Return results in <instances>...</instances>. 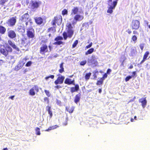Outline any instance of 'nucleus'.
<instances>
[{"label": "nucleus", "instance_id": "obj_25", "mask_svg": "<svg viewBox=\"0 0 150 150\" xmlns=\"http://www.w3.org/2000/svg\"><path fill=\"white\" fill-rule=\"evenodd\" d=\"M47 32H50L52 34L56 32L55 27H51L48 28Z\"/></svg>", "mask_w": 150, "mask_h": 150}, {"label": "nucleus", "instance_id": "obj_64", "mask_svg": "<svg viewBox=\"0 0 150 150\" xmlns=\"http://www.w3.org/2000/svg\"><path fill=\"white\" fill-rule=\"evenodd\" d=\"M133 66L132 65H131L129 67V69H132L133 68Z\"/></svg>", "mask_w": 150, "mask_h": 150}, {"label": "nucleus", "instance_id": "obj_63", "mask_svg": "<svg viewBox=\"0 0 150 150\" xmlns=\"http://www.w3.org/2000/svg\"><path fill=\"white\" fill-rule=\"evenodd\" d=\"M15 97V96H12L9 97V98L12 100H13V99L14 97Z\"/></svg>", "mask_w": 150, "mask_h": 150}, {"label": "nucleus", "instance_id": "obj_11", "mask_svg": "<svg viewBox=\"0 0 150 150\" xmlns=\"http://www.w3.org/2000/svg\"><path fill=\"white\" fill-rule=\"evenodd\" d=\"M34 19L37 25H39L44 24L43 19L42 18L40 17H37L34 18Z\"/></svg>", "mask_w": 150, "mask_h": 150}, {"label": "nucleus", "instance_id": "obj_46", "mask_svg": "<svg viewBox=\"0 0 150 150\" xmlns=\"http://www.w3.org/2000/svg\"><path fill=\"white\" fill-rule=\"evenodd\" d=\"M48 112V114L50 115V118H51L52 117V115H53V114H52V110Z\"/></svg>", "mask_w": 150, "mask_h": 150}, {"label": "nucleus", "instance_id": "obj_34", "mask_svg": "<svg viewBox=\"0 0 150 150\" xmlns=\"http://www.w3.org/2000/svg\"><path fill=\"white\" fill-rule=\"evenodd\" d=\"M78 40H76L73 43L72 45V48H74L78 43Z\"/></svg>", "mask_w": 150, "mask_h": 150}, {"label": "nucleus", "instance_id": "obj_6", "mask_svg": "<svg viewBox=\"0 0 150 150\" xmlns=\"http://www.w3.org/2000/svg\"><path fill=\"white\" fill-rule=\"evenodd\" d=\"M21 45L25 47H28L30 45V41L28 40L27 38L25 37L21 39Z\"/></svg>", "mask_w": 150, "mask_h": 150}, {"label": "nucleus", "instance_id": "obj_44", "mask_svg": "<svg viewBox=\"0 0 150 150\" xmlns=\"http://www.w3.org/2000/svg\"><path fill=\"white\" fill-rule=\"evenodd\" d=\"M86 60L82 61L80 62V64L81 65L83 66L86 64Z\"/></svg>", "mask_w": 150, "mask_h": 150}, {"label": "nucleus", "instance_id": "obj_37", "mask_svg": "<svg viewBox=\"0 0 150 150\" xmlns=\"http://www.w3.org/2000/svg\"><path fill=\"white\" fill-rule=\"evenodd\" d=\"M44 91L46 94V95L48 97H50V93L49 91L46 90H45Z\"/></svg>", "mask_w": 150, "mask_h": 150}, {"label": "nucleus", "instance_id": "obj_58", "mask_svg": "<svg viewBox=\"0 0 150 150\" xmlns=\"http://www.w3.org/2000/svg\"><path fill=\"white\" fill-rule=\"evenodd\" d=\"M15 68L17 70H18L20 69V67H19L18 65H17L15 67Z\"/></svg>", "mask_w": 150, "mask_h": 150}, {"label": "nucleus", "instance_id": "obj_59", "mask_svg": "<svg viewBox=\"0 0 150 150\" xmlns=\"http://www.w3.org/2000/svg\"><path fill=\"white\" fill-rule=\"evenodd\" d=\"M146 60L144 58H143L142 60L141 61V62L140 63V64H141L143 63Z\"/></svg>", "mask_w": 150, "mask_h": 150}, {"label": "nucleus", "instance_id": "obj_10", "mask_svg": "<svg viewBox=\"0 0 150 150\" xmlns=\"http://www.w3.org/2000/svg\"><path fill=\"white\" fill-rule=\"evenodd\" d=\"M84 16L83 15H80L79 14H76L75 15L74 17V19L75 22H74L72 24H76L77 21H81L83 19Z\"/></svg>", "mask_w": 150, "mask_h": 150}, {"label": "nucleus", "instance_id": "obj_47", "mask_svg": "<svg viewBox=\"0 0 150 150\" xmlns=\"http://www.w3.org/2000/svg\"><path fill=\"white\" fill-rule=\"evenodd\" d=\"M126 58L124 56V59H123V60L122 61H121V66H123L124 65V63L125 60L126 59Z\"/></svg>", "mask_w": 150, "mask_h": 150}, {"label": "nucleus", "instance_id": "obj_9", "mask_svg": "<svg viewBox=\"0 0 150 150\" xmlns=\"http://www.w3.org/2000/svg\"><path fill=\"white\" fill-rule=\"evenodd\" d=\"M31 4V7L32 9H36L39 7L41 4V2L40 1H32Z\"/></svg>", "mask_w": 150, "mask_h": 150}, {"label": "nucleus", "instance_id": "obj_30", "mask_svg": "<svg viewBox=\"0 0 150 150\" xmlns=\"http://www.w3.org/2000/svg\"><path fill=\"white\" fill-rule=\"evenodd\" d=\"M35 131L36 132V134L38 135H40L41 133L40 132V129L38 127H37L35 129Z\"/></svg>", "mask_w": 150, "mask_h": 150}, {"label": "nucleus", "instance_id": "obj_27", "mask_svg": "<svg viewBox=\"0 0 150 150\" xmlns=\"http://www.w3.org/2000/svg\"><path fill=\"white\" fill-rule=\"evenodd\" d=\"M63 64L64 63L63 62L61 63L59 65V67L60 68V69L59 70V71L60 73H62L63 72H64V68L63 67Z\"/></svg>", "mask_w": 150, "mask_h": 150}, {"label": "nucleus", "instance_id": "obj_43", "mask_svg": "<svg viewBox=\"0 0 150 150\" xmlns=\"http://www.w3.org/2000/svg\"><path fill=\"white\" fill-rule=\"evenodd\" d=\"M46 110L48 112L50 111L51 110V106H50L49 105H47L46 107Z\"/></svg>", "mask_w": 150, "mask_h": 150}, {"label": "nucleus", "instance_id": "obj_31", "mask_svg": "<svg viewBox=\"0 0 150 150\" xmlns=\"http://www.w3.org/2000/svg\"><path fill=\"white\" fill-rule=\"evenodd\" d=\"M103 82V80L101 79V78L99 80H98L96 83V84L97 85H102Z\"/></svg>", "mask_w": 150, "mask_h": 150}, {"label": "nucleus", "instance_id": "obj_55", "mask_svg": "<svg viewBox=\"0 0 150 150\" xmlns=\"http://www.w3.org/2000/svg\"><path fill=\"white\" fill-rule=\"evenodd\" d=\"M118 0H115V1H113L112 2V3L114 4H115L116 6L117 5V1Z\"/></svg>", "mask_w": 150, "mask_h": 150}, {"label": "nucleus", "instance_id": "obj_32", "mask_svg": "<svg viewBox=\"0 0 150 150\" xmlns=\"http://www.w3.org/2000/svg\"><path fill=\"white\" fill-rule=\"evenodd\" d=\"M149 54V51L146 52L144 54L143 56V58L146 60L147 58L148 57V56Z\"/></svg>", "mask_w": 150, "mask_h": 150}, {"label": "nucleus", "instance_id": "obj_38", "mask_svg": "<svg viewBox=\"0 0 150 150\" xmlns=\"http://www.w3.org/2000/svg\"><path fill=\"white\" fill-rule=\"evenodd\" d=\"M132 76H129L126 77L125 78V81L126 82H127L129 81L130 79L132 78Z\"/></svg>", "mask_w": 150, "mask_h": 150}, {"label": "nucleus", "instance_id": "obj_53", "mask_svg": "<svg viewBox=\"0 0 150 150\" xmlns=\"http://www.w3.org/2000/svg\"><path fill=\"white\" fill-rule=\"evenodd\" d=\"M135 52H136V50H135L134 49H132L131 51V53L132 54H134Z\"/></svg>", "mask_w": 150, "mask_h": 150}, {"label": "nucleus", "instance_id": "obj_2", "mask_svg": "<svg viewBox=\"0 0 150 150\" xmlns=\"http://www.w3.org/2000/svg\"><path fill=\"white\" fill-rule=\"evenodd\" d=\"M13 51L12 48L10 46H6L5 48H0V54L4 55L5 57H7L9 53Z\"/></svg>", "mask_w": 150, "mask_h": 150}, {"label": "nucleus", "instance_id": "obj_42", "mask_svg": "<svg viewBox=\"0 0 150 150\" xmlns=\"http://www.w3.org/2000/svg\"><path fill=\"white\" fill-rule=\"evenodd\" d=\"M44 100L45 102H47V104H48L49 103V99L47 97H44Z\"/></svg>", "mask_w": 150, "mask_h": 150}, {"label": "nucleus", "instance_id": "obj_45", "mask_svg": "<svg viewBox=\"0 0 150 150\" xmlns=\"http://www.w3.org/2000/svg\"><path fill=\"white\" fill-rule=\"evenodd\" d=\"M56 103L59 105L61 106V102L60 100H57Z\"/></svg>", "mask_w": 150, "mask_h": 150}, {"label": "nucleus", "instance_id": "obj_49", "mask_svg": "<svg viewBox=\"0 0 150 150\" xmlns=\"http://www.w3.org/2000/svg\"><path fill=\"white\" fill-rule=\"evenodd\" d=\"M132 75L131 76L132 77H135L136 76V71H134L132 72Z\"/></svg>", "mask_w": 150, "mask_h": 150}, {"label": "nucleus", "instance_id": "obj_8", "mask_svg": "<svg viewBox=\"0 0 150 150\" xmlns=\"http://www.w3.org/2000/svg\"><path fill=\"white\" fill-rule=\"evenodd\" d=\"M35 90L37 93L39 92L38 87L37 85H35L34 86L31 88L29 92V94L32 96H33L35 95Z\"/></svg>", "mask_w": 150, "mask_h": 150}, {"label": "nucleus", "instance_id": "obj_50", "mask_svg": "<svg viewBox=\"0 0 150 150\" xmlns=\"http://www.w3.org/2000/svg\"><path fill=\"white\" fill-rule=\"evenodd\" d=\"M111 70L110 69H108L106 72V73L108 74H110V73L111 72Z\"/></svg>", "mask_w": 150, "mask_h": 150}, {"label": "nucleus", "instance_id": "obj_13", "mask_svg": "<svg viewBox=\"0 0 150 150\" xmlns=\"http://www.w3.org/2000/svg\"><path fill=\"white\" fill-rule=\"evenodd\" d=\"M8 42L9 45L11 46L14 49L18 52L20 51L19 48L12 41L10 40H8Z\"/></svg>", "mask_w": 150, "mask_h": 150}, {"label": "nucleus", "instance_id": "obj_26", "mask_svg": "<svg viewBox=\"0 0 150 150\" xmlns=\"http://www.w3.org/2000/svg\"><path fill=\"white\" fill-rule=\"evenodd\" d=\"M6 28L0 25V33L1 34H4L6 32Z\"/></svg>", "mask_w": 150, "mask_h": 150}, {"label": "nucleus", "instance_id": "obj_39", "mask_svg": "<svg viewBox=\"0 0 150 150\" xmlns=\"http://www.w3.org/2000/svg\"><path fill=\"white\" fill-rule=\"evenodd\" d=\"M32 64V62L31 61H29L26 64L25 66L27 67L30 66Z\"/></svg>", "mask_w": 150, "mask_h": 150}, {"label": "nucleus", "instance_id": "obj_56", "mask_svg": "<svg viewBox=\"0 0 150 150\" xmlns=\"http://www.w3.org/2000/svg\"><path fill=\"white\" fill-rule=\"evenodd\" d=\"M118 0H115V1H113L112 2V3L114 4H115L116 6L117 5V1Z\"/></svg>", "mask_w": 150, "mask_h": 150}, {"label": "nucleus", "instance_id": "obj_60", "mask_svg": "<svg viewBox=\"0 0 150 150\" xmlns=\"http://www.w3.org/2000/svg\"><path fill=\"white\" fill-rule=\"evenodd\" d=\"M48 77H49V78H51L52 79H53L54 78V76L53 75H52L49 76Z\"/></svg>", "mask_w": 150, "mask_h": 150}, {"label": "nucleus", "instance_id": "obj_28", "mask_svg": "<svg viewBox=\"0 0 150 150\" xmlns=\"http://www.w3.org/2000/svg\"><path fill=\"white\" fill-rule=\"evenodd\" d=\"M94 50V49L93 48H91L88 50L85 53V54L87 55L88 54H90L93 53Z\"/></svg>", "mask_w": 150, "mask_h": 150}, {"label": "nucleus", "instance_id": "obj_22", "mask_svg": "<svg viewBox=\"0 0 150 150\" xmlns=\"http://www.w3.org/2000/svg\"><path fill=\"white\" fill-rule=\"evenodd\" d=\"M81 97V94L80 93H79L76 94L74 98V102L77 104L78 102H79Z\"/></svg>", "mask_w": 150, "mask_h": 150}, {"label": "nucleus", "instance_id": "obj_40", "mask_svg": "<svg viewBox=\"0 0 150 150\" xmlns=\"http://www.w3.org/2000/svg\"><path fill=\"white\" fill-rule=\"evenodd\" d=\"M98 71H94V74L93 75V79H95L97 78V75L96 74L98 73Z\"/></svg>", "mask_w": 150, "mask_h": 150}, {"label": "nucleus", "instance_id": "obj_29", "mask_svg": "<svg viewBox=\"0 0 150 150\" xmlns=\"http://www.w3.org/2000/svg\"><path fill=\"white\" fill-rule=\"evenodd\" d=\"M91 74L90 72L86 74L85 76V78L86 80H87L89 79Z\"/></svg>", "mask_w": 150, "mask_h": 150}, {"label": "nucleus", "instance_id": "obj_54", "mask_svg": "<svg viewBox=\"0 0 150 150\" xmlns=\"http://www.w3.org/2000/svg\"><path fill=\"white\" fill-rule=\"evenodd\" d=\"M118 0H115V1H113L112 2V3L114 4H115L116 6L117 5V1Z\"/></svg>", "mask_w": 150, "mask_h": 150}, {"label": "nucleus", "instance_id": "obj_61", "mask_svg": "<svg viewBox=\"0 0 150 150\" xmlns=\"http://www.w3.org/2000/svg\"><path fill=\"white\" fill-rule=\"evenodd\" d=\"M55 88H56L58 89L61 88V87L60 86L57 85L55 86Z\"/></svg>", "mask_w": 150, "mask_h": 150}, {"label": "nucleus", "instance_id": "obj_16", "mask_svg": "<svg viewBox=\"0 0 150 150\" xmlns=\"http://www.w3.org/2000/svg\"><path fill=\"white\" fill-rule=\"evenodd\" d=\"M25 28L24 25L21 23L18 25L17 30L19 32L23 33L25 32Z\"/></svg>", "mask_w": 150, "mask_h": 150}, {"label": "nucleus", "instance_id": "obj_15", "mask_svg": "<svg viewBox=\"0 0 150 150\" xmlns=\"http://www.w3.org/2000/svg\"><path fill=\"white\" fill-rule=\"evenodd\" d=\"M29 17V15L28 13H25L23 15L20 19L22 22H26L28 21Z\"/></svg>", "mask_w": 150, "mask_h": 150}, {"label": "nucleus", "instance_id": "obj_36", "mask_svg": "<svg viewBox=\"0 0 150 150\" xmlns=\"http://www.w3.org/2000/svg\"><path fill=\"white\" fill-rule=\"evenodd\" d=\"M107 76L108 75L106 73H105L103 75L102 77L100 78L104 81L105 78H107Z\"/></svg>", "mask_w": 150, "mask_h": 150}, {"label": "nucleus", "instance_id": "obj_17", "mask_svg": "<svg viewBox=\"0 0 150 150\" xmlns=\"http://www.w3.org/2000/svg\"><path fill=\"white\" fill-rule=\"evenodd\" d=\"M108 5L109 7L108 8V9L107 10V12L110 14H111L113 12V9L115 8L116 5L115 4L113 3L112 4V5H110L109 3H108Z\"/></svg>", "mask_w": 150, "mask_h": 150}, {"label": "nucleus", "instance_id": "obj_41", "mask_svg": "<svg viewBox=\"0 0 150 150\" xmlns=\"http://www.w3.org/2000/svg\"><path fill=\"white\" fill-rule=\"evenodd\" d=\"M8 0H1L0 1V4L1 5H4L6 2Z\"/></svg>", "mask_w": 150, "mask_h": 150}, {"label": "nucleus", "instance_id": "obj_52", "mask_svg": "<svg viewBox=\"0 0 150 150\" xmlns=\"http://www.w3.org/2000/svg\"><path fill=\"white\" fill-rule=\"evenodd\" d=\"M52 127V129H55L59 127V126L57 125H54V126H51Z\"/></svg>", "mask_w": 150, "mask_h": 150}, {"label": "nucleus", "instance_id": "obj_23", "mask_svg": "<svg viewBox=\"0 0 150 150\" xmlns=\"http://www.w3.org/2000/svg\"><path fill=\"white\" fill-rule=\"evenodd\" d=\"M74 108L75 107L74 106L71 107L69 106L66 107V110L70 113H71L73 112Z\"/></svg>", "mask_w": 150, "mask_h": 150}, {"label": "nucleus", "instance_id": "obj_35", "mask_svg": "<svg viewBox=\"0 0 150 150\" xmlns=\"http://www.w3.org/2000/svg\"><path fill=\"white\" fill-rule=\"evenodd\" d=\"M132 40L134 42H135L137 40V38L135 35H133L132 38Z\"/></svg>", "mask_w": 150, "mask_h": 150}, {"label": "nucleus", "instance_id": "obj_33", "mask_svg": "<svg viewBox=\"0 0 150 150\" xmlns=\"http://www.w3.org/2000/svg\"><path fill=\"white\" fill-rule=\"evenodd\" d=\"M68 14V11L66 9H64L62 11V14L64 16L65 15H67Z\"/></svg>", "mask_w": 150, "mask_h": 150}, {"label": "nucleus", "instance_id": "obj_21", "mask_svg": "<svg viewBox=\"0 0 150 150\" xmlns=\"http://www.w3.org/2000/svg\"><path fill=\"white\" fill-rule=\"evenodd\" d=\"M74 87H71L70 88V92L71 93H73L76 91H77L79 89V86L78 84H75Z\"/></svg>", "mask_w": 150, "mask_h": 150}, {"label": "nucleus", "instance_id": "obj_12", "mask_svg": "<svg viewBox=\"0 0 150 150\" xmlns=\"http://www.w3.org/2000/svg\"><path fill=\"white\" fill-rule=\"evenodd\" d=\"M48 48L47 45L45 44H43L40 47V52L41 54H45L47 52Z\"/></svg>", "mask_w": 150, "mask_h": 150}, {"label": "nucleus", "instance_id": "obj_62", "mask_svg": "<svg viewBox=\"0 0 150 150\" xmlns=\"http://www.w3.org/2000/svg\"><path fill=\"white\" fill-rule=\"evenodd\" d=\"M133 33L134 34H138V33L136 31L134 30L133 31Z\"/></svg>", "mask_w": 150, "mask_h": 150}, {"label": "nucleus", "instance_id": "obj_48", "mask_svg": "<svg viewBox=\"0 0 150 150\" xmlns=\"http://www.w3.org/2000/svg\"><path fill=\"white\" fill-rule=\"evenodd\" d=\"M144 44H141L139 45L140 47L142 50V51L144 47Z\"/></svg>", "mask_w": 150, "mask_h": 150}, {"label": "nucleus", "instance_id": "obj_5", "mask_svg": "<svg viewBox=\"0 0 150 150\" xmlns=\"http://www.w3.org/2000/svg\"><path fill=\"white\" fill-rule=\"evenodd\" d=\"M140 22L136 20L132 21L131 25L132 28L133 30H137L139 27Z\"/></svg>", "mask_w": 150, "mask_h": 150}, {"label": "nucleus", "instance_id": "obj_19", "mask_svg": "<svg viewBox=\"0 0 150 150\" xmlns=\"http://www.w3.org/2000/svg\"><path fill=\"white\" fill-rule=\"evenodd\" d=\"M139 102L141 103L142 106L143 108H144L146 106L147 103L146 97L139 99Z\"/></svg>", "mask_w": 150, "mask_h": 150}, {"label": "nucleus", "instance_id": "obj_1", "mask_svg": "<svg viewBox=\"0 0 150 150\" xmlns=\"http://www.w3.org/2000/svg\"><path fill=\"white\" fill-rule=\"evenodd\" d=\"M72 27L71 24L68 23L66 25V29L67 32L64 31L62 33L63 38L60 36H58L54 39L56 41L53 43L54 45H60L61 44L64 45V42L61 40L63 39L66 40L68 38H71L73 36L74 33V31L72 29Z\"/></svg>", "mask_w": 150, "mask_h": 150}, {"label": "nucleus", "instance_id": "obj_51", "mask_svg": "<svg viewBox=\"0 0 150 150\" xmlns=\"http://www.w3.org/2000/svg\"><path fill=\"white\" fill-rule=\"evenodd\" d=\"M92 42H91L89 45H88L86 46V48L87 49L88 48H90L92 45Z\"/></svg>", "mask_w": 150, "mask_h": 150}, {"label": "nucleus", "instance_id": "obj_57", "mask_svg": "<svg viewBox=\"0 0 150 150\" xmlns=\"http://www.w3.org/2000/svg\"><path fill=\"white\" fill-rule=\"evenodd\" d=\"M126 32L129 34H130L131 33L132 31L129 29H128L126 31Z\"/></svg>", "mask_w": 150, "mask_h": 150}, {"label": "nucleus", "instance_id": "obj_4", "mask_svg": "<svg viewBox=\"0 0 150 150\" xmlns=\"http://www.w3.org/2000/svg\"><path fill=\"white\" fill-rule=\"evenodd\" d=\"M62 20V17L61 15H57L55 16L54 19L51 22L52 25L54 26L56 25V24H58V23H61Z\"/></svg>", "mask_w": 150, "mask_h": 150}, {"label": "nucleus", "instance_id": "obj_24", "mask_svg": "<svg viewBox=\"0 0 150 150\" xmlns=\"http://www.w3.org/2000/svg\"><path fill=\"white\" fill-rule=\"evenodd\" d=\"M79 8L77 7H75L72 9L71 15H76L79 11Z\"/></svg>", "mask_w": 150, "mask_h": 150}, {"label": "nucleus", "instance_id": "obj_14", "mask_svg": "<svg viewBox=\"0 0 150 150\" xmlns=\"http://www.w3.org/2000/svg\"><path fill=\"white\" fill-rule=\"evenodd\" d=\"M64 79V77L63 76H59L54 81V83L56 85L58 84H62L63 83Z\"/></svg>", "mask_w": 150, "mask_h": 150}, {"label": "nucleus", "instance_id": "obj_3", "mask_svg": "<svg viewBox=\"0 0 150 150\" xmlns=\"http://www.w3.org/2000/svg\"><path fill=\"white\" fill-rule=\"evenodd\" d=\"M26 35L29 39L33 40L35 38V31L32 27H30L27 29Z\"/></svg>", "mask_w": 150, "mask_h": 150}, {"label": "nucleus", "instance_id": "obj_20", "mask_svg": "<svg viewBox=\"0 0 150 150\" xmlns=\"http://www.w3.org/2000/svg\"><path fill=\"white\" fill-rule=\"evenodd\" d=\"M64 83L65 84L68 85L72 84L73 85H75L74 80L73 79L71 80V79L68 78L66 79Z\"/></svg>", "mask_w": 150, "mask_h": 150}, {"label": "nucleus", "instance_id": "obj_7", "mask_svg": "<svg viewBox=\"0 0 150 150\" xmlns=\"http://www.w3.org/2000/svg\"><path fill=\"white\" fill-rule=\"evenodd\" d=\"M16 22V17H13L9 19L6 22V23L9 26H14Z\"/></svg>", "mask_w": 150, "mask_h": 150}, {"label": "nucleus", "instance_id": "obj_18", "mask_svg": "<svg viewBox=\"0 0 150 150\" xmlns=\"http://www.w3.org/2000/svg\"><path fill=\"white\" fill-rule=\"evenodd\" d=\"M8 37L11 38L13 39L16 37V34L13 30H10L8 32Z\"/></svg>", "mask_w": 150, "mask_h": 150}]
</instances>
